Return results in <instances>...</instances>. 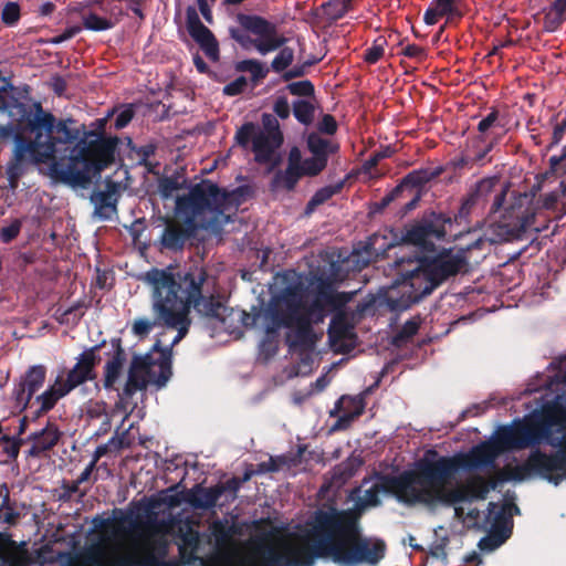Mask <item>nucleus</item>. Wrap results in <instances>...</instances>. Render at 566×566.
Returning a JSON list of instances; mask_svg holds the SVG:
<instances>
[{
  "instance_id": "1",
  "label": "nucleus",
  "mask_w": 566,
  "mask_h": 566,
  "mask_svg": "<svg viewBox=\"0 0 566 566\" xmlns=\"http://www.w3.org/2000/svg\"><path fill=\"white\" fill-rule=\"evenodd\" d=\"M545 443L554 452L546 453L538 448L532 450L527 459L515 467L499 472L501 482H522L531 476H539L554 485L566 480V427H496L488 440L472 447L468 452L453 455H431L437 482H451L460 471H474L493 468L496 459L509 451L535 448Z\"/></svg>"
},
{
  "instance_id": "2",
  "label": "nucleus",
  "mask_w": 566,
  "mask_h": 566,
  "mask_svg": "<svg viewBox=\"0 0 566 566\" xmlns=\"http://www.w3.org/2000/svg\"><path fill=\"white\" fill-rule=\"evenodd\" d=\"M379 493L373 484L350 509H317L303 531L305 546L282 544L294 566H313L316 559L326 558L338 566L378 564L386 543L363 534L361 517L367 507L380 504Z\"/></svg>"
},
{
  "instance_id": "3",
  "label": "nucleus",
  "mask_w": 566,
  "mask_h": 566,
  "mask_svg": "<svg viewBox=\"0 0 566 566\" xmlns=\"http://www.w3.org/2000/svg\"><path fill=\"white\" fill-rule=\"evenodd\" d=\"M74 125L73 118L57 120L35 103L34 112L27 116V128L33 139L14 135L13 155L7 167L10 182H15L29 166L50 163L48 176L53 182L72 188L88 187L94 167L91 148L80 138L81 130Z\"/></svg>"
},
{
  "instance_id": "4",
  "label": "nucleus",
  "mask_w": 566,
  "mask_h": 566,
  "mask_svg": "<svg viewBox=\"0 0 566 566\" xmlns=\"http://www.w3.org/2000/svg\"><path fill=\"white\" fill-rule=\"evenodd\" d=\"M102 344L86 348L76 357V364L67 370L61 371L54 382L41 395L33 399V395L42 388L45 381L46 370L43 365L31 366L12 390L14 407L24 415L19 419L20 424L28 421H36L41 415L54 408L56 402L65 397L77 386L95 378V366L99 358L97 355Z\"/></svg>"
},
{
  "instance_id": "5",
  "label": "nucleus",
  "mask_w": 566,
  "mask_h": 566,
  "mask_svg": "<svg viewBox=\"0 0 566 566\" xmlns=\"http://www.w3.org/2000/svg\"><path fill=\"white\" fill-rule=\"evenodd\" d=\"M464 265L465 260L460 254L428 260L405 252L401 248L389 265L395 279L386 291V303L392 311H406L431 294L449 276L462 271Z\"/></svg>"
},
{
  "instance_id": "6",
  "label": "nucleus",
  "mask_w": 566,
  "mask_h": 566,
  "mask_svg": "<svg viewBox=\"0 0 566 566\" xmlns=\"http://www.w3.org/2000/svg\"><path fill=\"white\" fill-rule=\"evenodd\" d=\"M274 280L279 291L272 294L268 306L253 316V325L261 322L268 333L287 327L286 343L291 350L312 349L315 345L312 318L316 311L317 321L322 318L321 306L313 303L303 310V282L295 271H285Z\"/></svg>"
},
{
  "instance_id": "7",
  "label": "nucleus",
  "mask_w": 566,
  "mask_h": 566,
  "mask_svg": "<svg viewBox=\"0 0 566 566\" xmlns=\"http://www.w3.org/2000/svg\"><path fill=\"white\" fill-rule=\"evenodd\" d=\"M112 354L104 365L103 385L106 390H114L119 397L124 410L129 408L128 400L148 386L161 389L170 379L171 365L166 358L154 359L151 355L135 356L124 379L126 353L119 338H112Z\"/></svg>"
},
{
  "instance_id": "8",
  "label": "nucleus",
  "mask_w": 566,
  "mask_h": 566,
  "mask_svg": "<svg viewBox=\"0 0 566 566\" xmlns=\"http://www.w3.org/2000/svg\"><path fill=\"white\" fill-rule=\"evenodd\" d=\"M239 205L235 191L228 192L216 184L201 182L193 186L188 195L177 197L176 213L190 231L217 232L231 221V213L238 210Z\"/></svg>"
},
{
  "instance_id": "9",
  "label": "nucleus",
  "mask_w": 566,
  "mask_h": 566,
  "mask_svg": "<svg viewBox=\"0 0 566 566\" xmlns=\"http://www.w3.org/2000/svg\"><path fill=\"white\" fill-rule=\"evenodd\" d=\"M179 271L172 266L164 269L151 268L140 274L139 280L151 287V311L154 319L139 317L133 322L132 333L139 337H146L156 326H176L185 314L180 300L176 298V292L180 289Z\"/></svg>"
},
{
  "instance_id": "10",
  "label": "nucleus",
  "mask_w": 566,
  "mask_h": 566,
  "mask_svg": "<svg viewBox=\"0 0 566 566\" xmlns=\"http://www.w3.org/2000/svg\"><path fill=\"white\" fill-rule=\"evenodd\" d=\"M237 21L240 28L231 27L229 34L243 49L253 46L261 55H266L280 49L271 62V69L281 73L294 60V51L284 46L287 39L277 33L275 23L258 14L238 13Z\"/></svg>"
},
{
  "instance_id": "11",
  "label": "nucleus",
  "mask_w": 566,
  "mask_h": 566,
  "mask_svg": "<svg viewBox=\"0 0 566 566\" xmlns=\"http://www.w3.org/2000/svg\"><path fill=\"white\" fill-rule=\"evenodd\" d=\"M431 455H437V451L428 450L416 462L415 469L406 470L398 475L376 473L374 484L379 492L394 495L398 502L405 505L422 504L430 507L431 483H437Z\"/></svg>"
},
{
  "instance_id": "12",
  "label": "nucleus",
  "mask_w": 566,
  "mask_h": 566,
  "mask_svg": "<svg viewBox=\"0 0 566 566\" xmlns=\"http://www.w3.org/2000/svg\"><path fill=\"white\" fill-rule=\"evenodd\" d=\"M150 536H132L124 542L93 544L70 566H159L153 553L148 552Z\"/></svg>"
},
{
  "instance_id": "13",
  "label": "nucleus",
  "mask_w": 566,
  "mask_h": 566,
  "mask_svg": "<svg viewBox=\"0 0 566 566\" xmlns=\"http://www.w3.org/2000/svg\"><path fill=\"white\" fill-rule=\"evenodd\" d=\"M206 280L207 273L202 268L193 266L186 271H179L178 281L180 289L175 292L176 298L180 300L185 307V314L178 325L167 326L168 328L177 329V335L171 345L177 344L186 336L190 325L188 316L191 307L205 316L217 319L223 318L226 307L221 303L214 302L212 298H205L202 296V286Z\"/></svg>"
},
{
  "instance_id": "14",
  "label": "nucleus",
  "mask_w": 566,
  "mask_h": 566,
  "mask_svg": "<svg viewBox=\"0 0 566 566\" xmlns=\"http://www.w3.org/2000/svg\"><path fill=\"white\" fill-rule=\"evenodd\" d=\"M500 482L499 474L495 479L490 480L482 475H474L460 489H447L450 482H433L431 483L430 507L438 504L453 505L472 500H485L490 491L495 490Z\"/></svg>"
},
{
  "instance_id": "15",
  "label": "nucleus",
  "mask_w": 566,
  "mask_h": 566,
  "mask_svg": "<svg viewBox=\"0 0 566 566\" xmlns=\"http://www.w3.org/2000/svg\"><path fill=\"white\" fill-rule=\"evenodd\" d=\"M262 123L264 128H259L254 135L252 150L256 163L268 164L282 145L283 136L279 123L273 116L263 114Z\"/></svg>"
},
{
  "instance_id": "16",
  "label": "nucleus",
  "mask_w": 566,
  "mask_h": 566,
  "mask_svg": "<svg viewBox=\"0 0 566 566\" xmlns=\"http://www.w3.org/2000/svg\"><path fill=\"white\" fill-rule=\"evenodd\" d=\"M446 231L443 226L434 224L430 220H422L406 228L401 239L405 244L413 245L422 251H434L436 242L443 239Z\"/></svg>"
},
{
  "instance_id": "17",
  "label": "nucleus",
  "mask_w": 566,
  "mask_h": 566,
  "mask_svg": "<svg viewBox=\"0 0 566 566\" xmlns=\"http://www.w3.org/2000/svg\"><path fill=\"white\" fill-rule=\"evenodd\" d=\"M187 30L207 57L211 61H218L219 43L213 33L200 21L196 9L192 7L187 9Z\"/></svg>"
},
{
  "instance_id": "18",
  "label": "nucleus",
  "mask_w": 566,
  "mask_h": 566,
  "mask_svg": "<svg viewBox=\"0 0 566 566\" xmlns=\"http://www.w3.org/2000/svg\"><path fill=\"white\" fill-rule=\"evenodd\" d=\"M488 506L489 515H492V530L503 536L507 535L509 538L513 528V515L521 513L520 507L506 499L497 511H495L497 504L494 502H490Z\"/></svg>"
},
{
  "instance_id": "19",
  "label": "nucleus",
  "mask_w": 566,
  "mask_h": 566,
  "mask_svg": "<svg viewBox=\"0 0 566 566\" xmlns=\"http://www.w3.org/2000/svg\"><path fill=\"white\" fill-rule=\"evenodd\" d=\"M365 395L342 396L331 410V416H336L335 424H346L354 421L365 409Z\"/></svg>"
},
{
  "instance_id": "20",
  "label": "nucleus",
  "mask_w": 566,
  "mask_h": 566,
  "mask_svg": "<svg viewBox=\"0 0 566 566\" xmlns=\"http://www.w3.org/2000/svg\"><path fill=\"white\" fill-rule=\"evenodd\" d=\"M178 537V553L182 564L195 565L198 560L197 552L200 545V535L190 524H185L179 527Z\"/></svg>"
},
{
  "instance_id": "21",
  "label": "nucleus",
  "mask_w": 566,
  "mask_h": 566,
  "mask_svg": "<svg viewBox=\"0 0 566 566\" xmlns=\"http://www.w3.org/2000/svg\"><path fill=\"white\" fill-rule=\"evenodd\" d=\"M220 497L221 490L217 489L216 485L205 488L197 484L184 494L185 502L198 510H209L214 507Z\"/></svg>"
},
{
  "instance_id": "22",
  "label": "nucleus",
  "mask_w": 566,
  "mask_h": 566,
  "mask_svg": "<svg viewBox=\"0 0 566 566\" xmlns=\"http://www.w3.org/2000/svg\"><path fill=\"white\" fill-rule=\"evenodd\" d=\"M116 185L111 184L107 190L93 192L91 202L94 205V216L101 220H111L117 212Z\"/></svg>"
},
{
  "instance_id": "23",
  "label": "nucleus",
  "mask_w": 566,
  "mask_h": 566,
  "mask_svg": "<svg viewBox=\"0 0 566 566\" xmlns=\"http://www.w3.org/2000/svg\"><path fill=\"white\" fill-rule=\"evenodd\" d=\"M531 201L528 195L523 193L520 195L513 205H511L507 209H505L504 218H509L514 220L512 223L513 227L526 230L533 227L534 223V213L531 211L528 207H526Z\"/></svg>"
},
{
  "instance_id": "24",
  "label": "nucleus",
  "mask_w": 566,
  "mask_h": 566,
  "mask_svg": "<svg viewBox=\"0 0 566 566\" xmlns=\"http://www.w3.org/2000/svg\"><path fill=\"white\" fill-rule=\"evenodd\" d=\"M59 427H43L41 431L32 434L30 454L39 457L51 450L60 440Z\"/></svg>"
},
{
  "instance_id": "25",
  "label": "nucleus",
  "mask_w": 566,
  "mask_h": 566,
  "mask_svg": "<svg viewBox=\"0 0 566 566\" xmlns=\"http://www.w3.org/2000/svg\"><path fill=\"white\" fill-rule=\"evenodd\" d=\"M302 174L298 168L287 167L284 170H277L270 184V189L273 192L285 190L292 191L302 178Z\"/></svg>"
},
{
  "instance_id": "26",
  "label": "nucleus",
  "mask_w": 566,
  "mask_h": 566,
  "mask_svg": "<svg viewBox=\"0 0 566 566\" xmlns=\"http://www.w3.org/2000/svg\"><path fill=\"white\" fill-rule=\"evenodd\" d=\"M566 20V0H555L544 13V30L555 32Z\"/></svg>"
},
{
  "instance_id": "27",
  "label": "nucleus",
  "mask_w": 566,
  "mask_h": 566,
  "mask_svg": "<svg viewBox=\"0 0 566 566\" xmlns=\"http://www.w3.org/2000/svg\"><path fill=\"white\" fill-rule=\"evenodd\" d=\"M499 184H500V180L497 177H488V178L481 179L479 182H476L474 189L468 196L461 210L465 209L467 207L469 208L471 206H474V205L479 203L480 201L485 200L495 190V187Z\"/></svg>"
},
{
  "instance_id": "28",
  "label": "nucleus",
  "mask_w": 566,
  "mask_h": 566,
  "mask_svg": "<svg viewBox=\"0 0 566 566\" xmlns=\"http://www.w3.org/2000/svg\"><path fill=\"white\" fill-rule=\"evenodd\" d=\"M394 242L387 235L381 233H374L368 238V242L365 247V252L367 254V259L363 261V264L366 265L370 262L373 256L378 258L382 256L389 249L394 247Z\"/></svg>"
},
{
  "instance_id": "29",
  "label": "nucleus",
  "mask_w": 566,
  "mask_h": 566,
  "mask_svg": "<svg viewBox=\"0 0 566 566\" xmlns=\"http://www.w3.org/2000/svg\"><path fill=\"white\" fill-rule=\"evenodd\" d=\"M307 148L313 156L326 158V161H328L329 155L338 150V145L321 137L317 134H311L307 137Z\"/></svg>"
},
{
  "instance_id": "30",
  "label": "nucleus",
  "mask_w": 566,
  "mask_h": 566,
  "mask_svg": "<svg viewBox=\"0 0 566 566\" xmlns=\"http://www.w3.org/2000/svg\"><path fill=\"white\" fill-rule=\"evenodd\" d=\"M344 182L340 181L336 185H328L325 187H322L315 191V193L312 196V198L308 200L305 207V214L310 216L313 213L316 208L324 202H326L328 199H331L334 195L339 192L343 188Z\"/></svg>"
},
{
  "instance_id": "31",
  "label": "nucleus",
  "mask_w": 566,
  "mask_h": 566,
  "mask_svg": "<svg viewBox=\"0 0 566 566\" xmlns=\"http://www.w3.org/2000/svg\"><path fill=\"white\" fill-rule=\"evenodd\" d=\"M493 143L490 142L486 146L483 148H478L476 150H473L472 148H467L461 157L457 161V167L464 168L473 166H480L485 163L486 155L492 149Z\"/></svg>"
},
{
  "instance_id": "32",
  "label": "nucleus",
  "mask_w": 566,
  "mask_h": 566,
  "mask_svg": "<svg viewBox=\"0 0 566 566\" xmlns=\"http://www.w3.org/2000/svg\"><path fill=\"white\" fill-rule=\"evenodd\" d=\"M186 186V179L179 175L165 176L158 180V192L165 200L172 198L174 193Z\"/></svg>"
},
{
  "instance_id": "33",
  "label": "nucleus",
  "mask_w": 566,
  "mask_h": 566,
  "mask_svg": "<svg viewBox=\"0 0 566 566\" xmlns=\"http://www.w3.org/2000/svg\"><path fill=\"white\" fill-rule=\"evenodd\" d=\"M353 334V326H350L345 318L340 316L332 318L328 326V337L332 342L350 339Z\"/></svg>"
},
{
  "instance_id": "34",
  "label": "nucleus",
  "mask_w": 566,
  "mask_h": 566,
  "mask_svg": "<svg viewBox=\"0 0 566 566\" xmlns=\"http://www.w3.org/2000/svg\"><path fill=\"white\" fill-rule=\"evenodd\" d=\"M542 207L546 210H552L557 213H566V196L556 188L546 193L542 198Z\"/></svg>"
},
{
  "instance_id": "35",
  "label": "nucleus",
  "mask_w": 566,
  "mask_h": 566,
  "mask_svg": "<svg viewBox=\"0 0 566 566\" xmlns=\"http://www.w3.org/2000/svg\"><path fill=\"white\" fill-rule=\"evenodd\" d=\"M161 244L171 251H179L185 244V235L181 229L167 227L161 235Z\"/></svg>"
},
{
  "instance_id": "36",
  "label": "nucleus",
  "mask_w": 566,
  "mask_h": 566,
  "mask_svg": "<svg viewBox=\"0 0 566 566\" xmlns=\"http://www.w3.org/2000/svg\"><path fill=\"white\" fill-rule=\"evenodd\" d=\"M235 70L239 72H248L251 74L253 81L264 78L269 69L264 64L254 59L242 60L235 64Z\"/></svg>"
},
{
  "instance_id": "37",
  "label": "nucleus",
  "mask_w": 566,
  "mask_h": 566,
  "mask_svg": "<svg viewBox=\"0 0 566 566\" xmlns=\"http://www.w3.org/2000/svg\"><path fill=\"white\" fill-rule=\"evenodd\" d=\"M82 20L84 28L90 31H106L114 27V23L111 19L101 17L91 11L84 13Z\"/></svg>"
},
{
  "instance_id": "38",
  "label": "nucleus",
  "mask_w": 566,
  "mask_h": 566,
  "mask_svg": "<svg viewBox=\"0 0 566 566\" xmlns=\"http://www.w3.org/2000/svg\"><path fill=\"white\" fill-rule=\"evenodd\" d=\"M439 175V171H431L430 169H419L409 172L401 181L403 187H421L429 182L432 178Z\"/></svg>"
},
{
  "instance_id": "39",
  "label": "nucleus",
  "mask_w": 566,
  "mask_h": 566,
  "mask_svg": "<svg viewBox=\"0 0 566 566\" xmlns=\"http://www.w3.org/2000/svg\"><path fill=\"white\" fill-rule=\"evenodd\" d=\"M293 114L300 123L308 125L314 117V106L306 99H297L293 103Z\"/></svg>"
},
{
  "instance_id": "40",
  "label": "nucleus",
  "mask_w": 566,
  "mask_h": 566,
  "mask_svg": "<svg viewBox=\"0 0 566 566\" xmlns=\"http://www.w3.org/2000/svg\"><path fill=\"white\" fill-rule=\"evenodd\" d=\"M327 163L326 158L312 156L303 160L300 171L302 176L315 177L326 168Z\"/></svg>"
},
{
  "instance_id": "41",
  "label": "nucleus",
  "mask_w": 566,
  "mask_h": 566,
  "mask_svg": "<svg viewBox=\"0 0 566 566\" xmlns=\"http://www.w3.org/2000/svg\"><path fill=\"white\" fill-rule=\"evenodd\" d=\"M430 6L440 18L447 17L448 20H451L454 17H460V11L455 7V0H432Z\"/></svg>"
},
{
  "instance_id": "42",
  "label": "nucleus",
  "mask_w": 566,
  "mask_h": 566,
  "mask_svg": "<svg viewBox=\"0 0 566 566\" xmlns=\"http://www.w3.org/2000/svg\"><path fill=\"white\" fill-rule=\"evenodd\" d=\"M503 129V126L499 123V114L496 111H492L484 118H482L478 125V129L482 135L494 138V129Z\"/></svg>"
},
{
  "instance_id": "43",
  "label": "nucleus",
  "mask_w": 566,
  "mask_h": 566,
  "mask_svg": "<svg viewBox=\"0 0 566 566\" xmlns=\"http://www.w3.org/2000/svg\"><path fill=\"white\" fill-rule=\"evenodd\" d=\"M212 535L214 537L216 544L219 546L226 545L230 542L231 537L234 534L233 526L227 525L221 521H217L212 524L211 527Z\"/></svg>"
},
{
  "instance_id": "44",
  "label": "nucleus",
  "mask_w": 566,
  "mask_h": 566,
  "mask_svg": "<svg viewBox=\"0 0 566 566\" xmlns=\"http://www.w3.org/2000/svg\"><path fill=\"white\" fill-rule=\"evenodd\" d=\"M87 135L94 136L98 139L95 145V150L102 158L109 159L113 157L117 144V138H99L93 132H90Z\"/></svg>"
},
{
  "instance_id": "45",
  "label": "nucleus",
  "mask_w": 566,
  "mask_h": 566,
  "mask_svg": "<svg viewBox=\"0 0 566 566\" xmlns=\"http://www.w3.org/2000/svg\"><path fill=\"white\" fill-rule=\"evenodd\" d=\"M21 17V10L18 2H7L1 12V21L7 27H14L18 24Z\"/></svg>"
},
{
  "instance_id": "46",
  "label": "nucleus",
  "mask_w": 566,
  "mask_h": 566,
  "mask_svg": "<svg viewBox=\"0 0 566 566\" xmlns=\"http://www.w3.org/2000/svg\"><path fill=\"white\" fill-rule=\"evenodd\" d=\"M290 465V459L285 455L271 457L269 461L258 464V473L279 472Z\"/></svg>"
},
{
  "instance_id": "47",
  "label": "nucleus",
  "mask_w": 566,
  "mask_h": 566,
  "mask_svg": "<svg viewBox=\"0 0 566 566\" xmlns=\"http://www.w3.org/2000/svg\"><path fill=\"white\" fill-rule=\"evenodd\" d=\"M349 9V6L344 0H329L324 4L325 14L332 20L343 18Z\"/></svg>"
},
{
  "instance_id": "48",
  "label": "nucleus",
  "mask_w": 566,
  "mask_h": 566,
  "mask_svg": "<svg viewBox=\"0 0 566 566\" xmlns=\"http://www.w3.org/2000/svg\"><path fill=\"white\" fill-rule=\"evenodd\" d=\"M259 126L253 123L243 124L235 133V140L242 147H248L250 142L253 143L254 135L259 130Z\"/></svg>"
},
{
  "instance_id": "49",
  "label": "nucleus",
  "mask_w": 566,
  "mask_h": 566,
  "mask_svg": "<svg viewBox=\"0 0 566 566\" xmlns=\"http://www.w3.org/2000/svg\"><path fill=\"white\" fill-rule=\"evenodd\" d=\"M386 40L382 36L377 38L373 45L365 51L364 60L369 64L377 63L384 55Z\"/></svg>"
},
{
  "instance_id": "50",
  "label": "nucleus",
  "mask_w": 566,
  "mask_h": 566,
  "mask_svg": "<svg viewBox=\"0 0 566 566\" xmlns=\"http://www.w3.org/2000/svg\"><path fill=\"white\" fill-rule=\"evenodd\" d=\"M507 539V535H501L495 531L491 530L490 535L484 536L479 542V548L481 551H494L501 546Z\"/></svg>"
},
{
  "instance_id": "51",
  "label": "nucleus",
  "mask_w": 566,
  "mask_h": 566,
  "mask_svg": "<svg viewBox=\"0 0 566 566\" xmlns=\"http://www.w3.org/2000/svg\"><path fill=\"white\" fill-rule=\"evenodd\" d=\"M287 90L295 96H312L314 94V85L308 80L290 83Z\"/></svg>"
},
{
  "instance_id": "52",
  "label": "nucleus",
  "mask_w": 566,
  "mask_h": 566,
  "mask_svg": "<svg viewBox=\"0 0 566 566\" xmlns=\"http://www.w3.org/2000/svg\"><path fill=\"white\" fill-rule=\"evenodd\" d=\"M21 227H22V223L20 220H18V219L13 220L10 224L3 227L0 230V240L3 243L11 242L13 239H15L19 235V233L21 231Z\"/></svg>"
},
{
  "instance_id": "53",
  "label": "nucleus",
  "mask_w": 566,
  "mask_h": 566,
  "mask_svg": "<svg viewBox=\"0 0 566 566\" xmlns=\"http://www.w3.org/2000/svg\"><path fill=\"white\" fill-rule=\"evenodd\" d=\"M402 185L396 186L389 193L384 196L378 202L374 205V212H380L387 208L394 200H396L401 193Z\"/></svg>"
},
{
  "instance_id": "54",
  "label": "nucleus",
  "mask_w": 566,
  "mask_h": 566,
  "mask_svg": "<svg viewBox=\"0 0 566 566\" xmlns=\"http://www.w3.org/2000/svg\"><path fill=\"white\" fill-rule=\"evenodd\" d=\"M247 84V78L244 76H239L223 87V94L228 96L239 95L244 91Z\"/></svg>"
},
{
  "instance_id": "55",
  "label": "nucleus",
  "mask_w": 566,
  "mask_h": 566,
  "mask_svg": "<svg viewBox=\"0 0 566 566\" xmlns=\"http://www.w3.org/2000/svg\"><path fill=\"white\" fill-rule=\"evenodd\" d=\"M488 407H489V403L486 401H483L481 403H474L471 407L467 408L465 410L461 411L457 421L458 422L464 421V420H468L470 417H474L480 413H483V412H485Z\"/></svg>"
},
{
  "instance_id": "56",
  "label": "nucleus",
  "mask_w": 566,
  "mask_h": 566,
  "mask_svg": "<svg viewBox=\"0 0 566 566\" xmlns=\"http://www.w3.org/2000/svg\"><path fill=\"white\" fill-rule=\"evenodd\" d=\"M145 412L142 407H138L136 403L132 407L129 412H126L125 416L120 420V424L128 422V424L134 426L138 424L142 420H144Z\"/></svg>"
},
{
  "instance_id": "57",
  "label": "nucleus",
  "mask_w": 566,
  "mask_h": 566,
  "mask_svg": "<svg viewBox=\"0 0 566 566\" xmlns=\"http://www.w3.org/2000/svg\"><path fill=\"white\" fill-rule=\"evenodd\" d=\"M133 116H134V111H133L132 106L124 107L116 115L115 123H114L115 128L122 129V128L126 127L129 124V122L132 120Z\"/></svg>"
},
{
  "instance_id": "58",
  "label": "nucleus",
  "mask_w": 566,
  "mask_h": 566,
  "mask_svg": "<svg viewBox=\"0 0 566 566\" xmlns=\"http://www.w3.org/2000/svg\"><path fill=\"white\" fill-rule=\"evenodd\" d=\"M274 113L282 119L290 116V104L285 96H279L273 105Z\"/></svg>"
},
{
  "instance_id": "59",
  "label": "nucleus",
  "mask_w": 566,
  "mask_h": 566,
  "mask_svg": "<svg viewBox=\"0 0 566 566\" xmlns=\"http://www.w3.org/2000/svg\"><path fill=\"white\" fill-rule=\"evenodd\" d=\"M311 65H313V62H304L303 64L294 65L290 70L285 71L283 74V80L290 81L292 78L303 76L306 72V69Z\"/></svg>"
},
{
  "instance_id": "60",
  "label": "nucleus",
  "mask_w": 566,
  "mask_h": 566,
  "mask_svg": "<svg viewBox=\"0 0 566 566\" xmlns=\"http://www.w3.org/2000/svg\"><path fill=\"white\" fill-rule=\"evenodd\" d=\"M9 502L10 497L9 494L7 493L2 502V506L7 509V511L3 514V522L13 525L17 523V520L19 518L20 514L9 506Z\"/></svg>"
},
{
  "instance_id": "61",
  "label": "nucleus",
  "mask_w": 566,
  "mask_h": 566,
  "mask_svg": "<svg viewBox=\"0 0 566 566\" xmlns=\"http://www.w3.org/2000/svg\"><path fill=\"white\" fill-rule=\"evenodd\" d=\"M402 54L407 57L416 59L418 61H422L426 57L424 49L417 44H408L405 46Z\"/></svg>"
},
{
  "instance_id": "62",
  "label": "nucleus",
  "mask_w": 566,
  "mask_h": 566,
  "mask_svg": "<svg viewBox=\"0 0 566 566\" xmlns=\"http://www.w3.org/2000/svg\"><path fill=\"white\" fill-rule=\"evenodd\" d=\"M80 30L81 29L78 27L67 28L61 34L53 36L48 42L55 45L61 44L76 35Z\"/></svg>"
},
{
  "instance_id": "63",
  "label": "nucleus",
  "mask_w": 566,
  "mask_h": 566,
  "mask_svg": "<svg viewBox=\"0 0 566 566\" xmlns=\"http://www.w3.org/2000/svg\"><path fill=\"white\" fill-rule=\"evenodd\" d=\"M337 129V123L332 115H324L318 124V130L326 134H334Z\"/></svg>"
},
{
  "instance_id": "64",
  "label": "nucleus",
  "mask_w": 566,
  "mask_h": 566,
  "mask_svg": "<svg viewBox=\"0 0 566 566\" xmlns=\"http://www.w3.org/2000/svg\"><path fill=\"white\" fill-rule=\"evenodd\" d=\"M551 171H560L566 169V146L563 148L562 154L558 156H552L549 158Z\"/></svg>"
}]
</instances>
